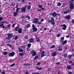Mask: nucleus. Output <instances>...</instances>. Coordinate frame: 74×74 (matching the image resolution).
Returning <instances> with one entry per match:
<instances>
[{"label": "nucleus", "instance_id": "nucleus-1", "mask_svg": "<svg viewBox=\"0 0 74 74\" xmlns=\"http://www.w3.org/2000/svg\"><path fill=\"white\" fill-rule=\"evenodd\" d=\"M51 19V20H49L48 18L47 19L48 23H50L51 24L54 26V25L55 24V22L54 21V18L52 17Z\"/></svg>", "mask_w": 74, "mask_h": 74}, {"label": "nucleus", "instance_id": "nucleus-2", "mask_svg": "<svg viewBox=\"0 0 74 74\" xmlns=\"http://www.w3.org/2000/svg\"><path fill=\"white\" fill-rule=\"evenodd\" d=\"M34 21H33V23H36V24H38V25L41 24V22H39L38 20L39 19L38 18H34L33 19Z\"/></svg>", "mask_w": 74, "mask_h": 74}, {"label": "nucleus", "instance_id": "nucleus-3", "mask_svg": "<svg viewBox=\"0 0 74 74\" xmlns=\"http://www.w3.org/2000/svg\"><path fill=\"white\" fill-rule=\"evenodd\" d=\"M69 8L71 10H73L74 8V3H72V2H69Z\"/></svg>", "mask_w": 74, "mask_h": 74}, {"label": "nucleus", "instance_id": "nucleus-4", "mask_svg": "<svg viewBox=\"0 0 74 74\" xmlns=\"http://www.w3.org/2000/svg\"><path fill=\"white\" fill-rule=\"evenodd\" d=\"M27 8V6H25V7L22 8L21 10V12H25V11H26V10Z\"/></svg>", "mask_w": 74, "mask_h": 74}, {"label": "nucleus", "instance_id": "nucleus-5", "mask_svg": "<svg viewBox=\"0 0 74 74\" xmlns=\"http://www.w3.org/2000/svg\"><path fill=\"white\" fill-rule=\"evenodd\" d=\"M15 53L13 51L11 53H10L8 54V57H13L15 55Z\"/></svg>", "mask_w": 74, "mask_h": 74}, {"label": "nucleus", "instance_id": "nucleus-6", "mask_svg": "<svg viewBox=\"0 0 74 74\" xmlns=\"http://www.w3.org/2000/svg\"><path fill=\"white\" fill-rule=\"evenodd\" d=\"M32 30H33V32H37V29L35 27L34 25L33 24L32 25Z\"/></svg>", "mask_w": 74, "mask_h": 74}, {"label": "nucleus", "instance_id": "nucleus-7", "mask_svg": "<svg viewBox=\"0 0 74 74\" xmlns=\"http://www.w3.org/2000/svg\"><path fill=\"white\" fill-rule=\"evenodd\" d=\"M30 53L32 55V56L33 57L34 56H35V55H36L37 54V53L36 52L34 51H31Z\"/></svg>", "mask_w": 74, "mask_h": 74}, {"label": "nucleus", "instance_id": "nucleus-8", "mask_svg": "<svg viewBox=\"0 0 74 74\" xmlns=\"http://www.w3.org/2000/svg\"><path fill=\"white\" fill-rule=\"evenodd\" d=\"M13 34V33L12 34H8V36L9 37V38H10H10H11L12 37H13V36H14V35H12Z\"/></svg>", "mask_w": 74, "mask_h": 74}, {"label": "nucleus", "instance_id": "nucleus-9", "mask_svg": "<svg viewBox=\"0 0 74 74\" xmlns=\"http://www.w3.org/2000/svg\"><path fill=\"white\" fill-rule=\"evenodd\" d=\"M61 26L62 27V30H65L66 29V27H67V26L65 25V24L61 25Z\"/></svg>", "mask_w": 74, "mask_h": 74}, {"label": "nucleus", "instance_id": "nucleus-10", "mask_svg": "<svg viewBox=\"0 0 74 74\" xmlns=\"http://www.w3.org/2000/svg\"><path fill=\"white\" fill-rule=\"evenodd\" d=\"M45 52H44V51H42L41 53V54H42L41 56V57L42 58L43 57H44V56H45Z\"/></svg>", "mask_w": 74, "mask_h": 74}, {"label": "nucleus", "instance_id": "nucleus-11", "mask_svg": "<svg viewBox=\"0 0 74 74\" xmlns=\"http://www.w3.org/2000/svg\"><path fill=\"white\" fill-rule=\"evenodd\" d=\"M58 50L59 51H62V46L61 45L60 46H58Z\"/></svg>", "mask_w": 74, "mask_h": 74}, {"label": "nucleus", "instance_id": "nucleus-12", "mask_svg": "<svg viewBox=\"0 0 74 74\" xmlns=\"http://www.w3.org/2000/svg\"><path fill=\"white\" fill-rule=\"evenodd\" d=\"M38 5L39 8H40L41 10L42 11H44V10H45V8H43L42 5Z\"/></svg>", "mask_w": 74, "mask_h": 74}, {"label": "nucleus", "instance_id": "nucleus-13", "mask_svg": "<svg viewBox=\"0 0 74 74\" xmlns=\"http://www.w3.org/2000/svg\"><path fill=\"white\" fill-rule=\"evenodd\" d=\"M50 14L51 15H53L54 17H56V12H53V13H50Z\"/></svg>", "mask_w": 74, "mask_h": 74}, {"label": "nucleus", "instance_id": "nucleus-14", "mask_svg": "<svg viewBox=\"0 0 74 74\" xmlns=\"http://www.w3.org/2000/svg\"><path fill=\"white\" fill-rule=\"evenodd\" d=\"M70 17H71V16L69 15H68L66 16L65 18L66 19L69 20V19H70Z\"/></svg>", "mask_w": 74, "mask_h": 74}, {"label": "nucleus", "instance_id": "nucleus-15", "mask_svg": "<svg viewBox=\"0 0 74 74\" xmlns=\"http://www.w3.org/2000/svg\"><path fill=\"white\" fill-rule=\"evenodd\" d=\"M35 68L36 69L38 70H41L42 69V67L40 68L39 67H38V66H36Z\"/></svg>", "mask_w": 74, "mask_h": 74}, {"label": "nucleus", "instance_id": "nucleus-16", "mask_svg": "<svg viewBox=\"0 0 74 74\" xmlns=\"http://www.w3.org/2000/svg\"><path fill=\"white\" fill-rule=\"evenodd\" d=\"M19 55L21 56L22 57H23V55H25V53L24 52L22 53H19Z\"/></svg>", "mask_w": 74, "mask_h": 74}, {"label": "nucleus", "instance_id": "nucleus-17", "mask_svg": "<svg viewBox=\"0 0 74 74\" xmlns=\"http://www.w3.org/2000/svg\"><path fill=\"white\" fill-rule=\"evenodd\" d=\"M7 45L8 46H9L12 49H14V47H12V45H11L10 44H7Z\"/></svg>", "mask_w": 74, "mask_h": 74}, {"label": "nucleus", "instance_id": "nucleus-18", "mask_svg": "<svg viewBox=\"0 0 74 74\" xmlns=\"http://www.w3.org/2000/svg\"><path fill=\"white\" fill-rule=\"evenodd\" d=\"M19 29V27L18 26L16 27L14 29V30L15 31H18Z\"/></svg>", "mask_w": 74, "mask_h": 74}, {"label": "nucleus", "instance_id": "nucleus-19", "mask_svg": "<svg viewBox=\"0 0 74 74\" xmlns=\"http://www.w3.org/2000/svg\"><path fill=\"white\" fill-rule=\"evenodd\" d=\"M13 16H17V14H18V13H17V12H13Z\"/></svg>", "mask_w": 74, "mask_h": 74}, {"label": "nucleus", "instance_id": "nucleus-20", "mask_svg": "<svg viewBox=\"0 0 74 74\" xmlns=\"http://www.w3.org/2000/svg\"><path fill=\"white\" fill-rule=\"evenodd\" d=\"M67 42V41L66 40H65L64 41H62V44L63 45H64V44H66Z\"/></svg>", "mask_w": 74, "mask_h": 74}, {"label": "nucleus", "instance_id": "nucleus-21", "mask_svg": "<svg viewBox=\"0 0 74 74\" xmlns=\"http://www.w3.org/2000/svg\"><path fill=\"white\" fill-rule=\"evenodd\" d=\"M33 42H34V39L32 38L29 39V42L30 43Z\"/></svg>", "mask_w": 74, "mask_h": 74}, {"label": "nucleus", "instance_id": "nucleus-22", "mask_svg": "<svg viewBox=\"0 0 74 74\" xmlns=\"http://www.w3.org/2000/svg\"><path fill=\"white\" fill-rule=\"evenodd\" d=\"M51 55L52 56H55L56 55V52H54L52 53Z\"/></svg>", "mask_w": 74, "mask_h": 74}, {"label": "nucleus", "instance_id": "nucleus-23", "mask_svg": "<svg viewBox=\"0 0 74 74\" xmlns=\"http://www.w3.org/2000/svg\"><path fill=\"white\" fill-rule=\"evenodd\" d=\"M67 68L68 69V70H70V69H71V66L70 65H68L67 66Z\"/></svg>", "mask_w": 74, "mask_h": 74}, {"label": "nucleus", "instance_id": "nucleus-24", "mask_svg": "<svg viewBox=\"0 0 74 74\" xmlns=\"http://www.w3.org/2000/svg\"><path fill=\"white\" fill-rule=\"evenodd\" d=\"M22 32V29L20 28L19 29L18 31V33H19V34H20V33H21Z\"/></svg>", "mask_w": 74, "mask_h": 74}, {"label": "nucleus", "instance_id": "nucleus-25", "mask_svg": "<svg viewBox=\"0 0 74 74\" xmlns=\"http://www.w3.org/2000/svg\"><path fill=\"white\" fill-rule=\"evenodd\" d=\"M26 27L27 28H29V27H30V25L28 24L26 25Z\"/></svg>", "mask_w": 74, "mask_h": 74}, {"label": "nucleus", "instance_id": "nucleus-26", "mask_svg": "<svg viewBox=\"0 0 74 74\" xmlns=\"http://www.w3.org/2000/svg\"><path fill=\"white\" fill-rule=\"evenodd\" d=\"M18 38H19V37L18 36H16L14 38V40H16L18 39Z\"/></svg>", "mask_w": 74, "mask_h": 74}, {"label": "nucleus", "instance_id": "nucleus-27", "mask_svg": "<svg viewBox=\"0 0 74 74\" xmlns=\"http://www.w3.org/2000/svg\"><path fill=\"white\" fill-rule=\"evenodd\" d=\"M7 54H8V52H7V51H5L3 53V54L4 55H7Z\"/></svg>", "mask_w": 74, "mask_h": 74}, {"label": "nucleus", "instance_id": "nucleus-28", "mask_svg": "<svg viewBox=\"0 0 74 74\" xmlns=\"http://www.w3.org/2000/svg\"><path fill=\"white\" fill-rule=\"evenodd\" d=\"M66 12H67V13L68 14H69V12H71V10L70 9H69V10H67Z\"/></svg>", "mask_w": 74, "mask_h": 74}, {"label": "nucleus", "instance_id": "nucleus-29", "mask_svg": "<svg viewBox=\"0 0 74 74\" xmlns=\"http://www.w3.org/2000/svg\"><path fill=\"white\" fill-rule=\"evenodd\" d=\"M19 51L20 52H23V50H22V49H21V48H18Z\"/></svg>", "mask_w": 74, "mask_h": 74}, {"label": "nucleus", "instance_id": "nucleus-30", "mask_svg": "<svg viewBox=\"0 0 74 74\" xmlns=\"http://www.w3.org/2000/svg\"><path fill=\"white\" fill-rule=\"evenodd\" d=\"M24 38L25 40L28 39V36H27V35H25L24 36Z\"/></svg>", "mask_w": 74, "mask_h": 74}, {"label": "nucleus", "instance_id": "nucleus-31", "mask_svg": "<svg viewBox=\"0 0 74 74\" xmlns=\"http://www.w3.org/2000/svg\"><path fill=\"white\" fill-rule=\"evenodd\" d=\"M31 45H32V44L31 43L29 44L27 46H28V48H30V47H31Z\"/></svg>", "mask_w": 74, "mask_h": 74}, {"label": "nucleus", "instance_id": "nucleus-32", "mask_svg": "<svg viewBox=\"0 0 74 74\" xmlns=\"http://www.w3.org/2000/svg\"><path fill=\"white\" fill-rule=\"evenodd\" d=\"M58 6H60L62 5V3H57Z\"/></svg>", "mask_w": 74, "mask_h": 74}, {"label": "nucleus", "instance_id": "nucleus-33", "mask_svg": "<svg viewBox=\"0 0 74 74\" xmlns=\"http://www.w3.org/2000/svg\"><path fill=\"white\" fill-rule=\"evenodd\" d=\"M56 46H55V45H53L50 47V48L51 49L52 48H55V47Z\"/></svg>", "mask_w": 74, "mask_h": 74}, {"label": "nucleus", "instance_id": "nucleus-34", "mask_svg": "<svg viewBox=\"0 0 74 74\" xmlns=\"http://www.w3.org/2000/svg\"><path fill=\"white\" fill-rule=\"evenodd\" d=\"M26 18H28V19H30V16H26Z\"/></svg>", "mask_w": 74, "mask_h": 74}, {"label": "nucleus", "instance_id": "nucleus-35", "mask_svg": "<svg viewBox=\"0 0 74 74\" xmlns=\"http://www.w3.org/2000/svg\"><path fill=\"white\" fill-rule=\"evenodd\" d=\"M73 61L71 60H70L69 61V64H72V63H73Z\"/></svg>", "mask_w": 74, "mask_h": 74}, {"label": "nucleus", "instance_id": "nucleus-36", "mask_svg": "<svg viewBox=\"0 0 74 74\" xmlns=\"http://www.w3.org/2000/svg\"><path fill=\"white\" fill-rule=\"evenodd\" d=\"M31 8V6L30 5H29L27 7V8L28 10H30Z\"/></svg>", "mask_w": 74, "mask_h": 74}, {"label": "nucleus", "instance_id": "nucleus-37", "mask_svg": "<svg viewBox=\"0 0 74 74\" xmlns=\"http://www.w3.org/2000/svg\"><path fill=\"white\" fill-rule=\"evenodd\" d=\"M10 27H11V25H8L7 27V28L8 29H9V28H10Z\"/></svg>", "mask_w": 74, "mask_h": 74}, {"label": "nucleus", "instance_id": "nucleus-38", "mask_svg": "<svg viewBox=\"0 0 74 74\" xmlns=\"http://www.w3.org/2000/svg\"><path fill=\"white\" fill-rule=\"evenodd\" d=\"M64 56L65 58H66V57H67V54L66 53L64 54Z\"/></svg>", "mask_w": 74, "mask_h": 74}, {"label": "nucleus", "instance_id": "nucleus-39", "mask_svg": "<svg viewBox=\"0 0 74 74\" xmlns=\"http://www.w3.org/2000/svg\"><path fill=\"white\" fill-rule=\"evenodd\" d=\"M38 56H36L34 58V60H36L37 58H38Z\"/></svg>", "mask_w": 74, "mask_h": 74}, {"label": "nucleus", "instance_id": "nucleus-40", "mask_svg": "<svg viewBox=\"0 0 74 74\" xmlns=\"http://www.w3.org/2000/svg\"><path fill=\"white\" fill-rule=\"evenodd\" d=\"M18 12H19V10L18 9V8H16V12L18 13Z\"/></svg>", "mask_w": 74, "mask_h": 74}, {"label": "nucleus", "instance_id": "nucleus-41", "mask_svg": "<svg viewBox=\"0 0 74 74\" xmlns=\"http://www.w3.org/2000/svg\"><path fill=\"white\" fill-rule=\"evenodd\" d=\"M72 56V55H69L68 56V57H69V58L70 59V58H71Z\"/></svg>", "mask_w": 74, "mask_h": 74}, {"label": "nucleus", "instance_id": "nucleus-42", "mask_svg": "<svg viewBox=\"0 0 74 74\" xmlns=\"http://www.w3.org/2000/svg\"><path fill=\"white\" fill-rule=\"evenodd\" d=\"M36 41L37 42H40V38H38V39Z\"/></svg>", "mask_w": 74, "mask_h": 74}, {"label": "nucleus", "instance_id": "nucleus-43", "mask_svg": "<svg viewBox=\"0 0 74 74\" xmlns=\"http://www.w3.org/2000/svg\"><path fill=\"white\" fill-rule=\"evenodd\" d=\"M61 41H63V40H64V37H61Z\"/></svg>", "mask_w": 74, "mask_h": 74}, {"label": "nucleus", "instance_id": "nucleus-44", "mask_svg": "<svg viewBox=\"0 0 74 74\" xmlns=\"http://www.w3.org/2000/svg\"><path fill=\"white\" fill-rule=\"evenodd\" d=\"M14 66H15V64L13 63L12 64V65H11L10 66L11 67H12Z\"/></svg>", "mask_w": 74, "mask_h": 74}, {"label": "nucleus", "instance_id": "nucleus-45", "mask_svg": "<svg viewBox=\"0 0 74 74\" xmlns=\"http://www.w3.org/2000/svg\"><path fill=\"white\" fill-rule=\"evenodd\" d=\"M3 20V17H1V16H0V21H1Z\"/></svg>", "mask_w": 74, "mask_h": 74}, {"label": "nucleus", "instance_id": "nucleus-46", "mask_svg": "<svg viewBox=\"0 0 74 74\" xmlns=\"http://www.w3.org/2000/svg\"><path fill=\"white\" fill-rule=\"evenodd\" d=\"M64 14H68L67 11H64Z\"/></svg>", "mask_w": 74, "mask_h": 74}, {"label": "nucleus", "instance_id": "nucleus-47", "mask_svg": "<svg viewBox=\"0 0 74 74\" xmlns=\"http://www.w3.org/2000/svg\"><path fill=\"white\" fill-rule=\"evenodd\" d=\"M66 38H69L70 37V35L69 34L68 36H66Z\"/></svg>", "mask_w": 74, "mask_h": 74}, {"label": "nucleus", "instance_id": "nucleus-48", "mask_svg": "<svg viewBox=\"0 0 74 74\" xmlns=\"http://www.w3.org/2000/svg\"><path fill=\"white\" fill-rule=\"evenodd\" d=\"M40 64H41V63L38 62L37 64H36V66H37V65H40Z\"/></svg>", "mask_w": 74, "mask_h": 74}, {"label": "nucleus", "instance_id": "nucleus-49", "mask_svg": "<svg viewBox=\"0 0 74 74\" xmlns=\"http://www.w3.org/2000/svg\"><path fill=\"white\" fill-rule=\"evenodd\" d=\"M71 22L73 23V24H74V20L73 19L71 21Z\"/></svg>", "mask_w": 74, "mask_h": 74}, {"label": "nucleus", "instance_id": "nucleus-50", "mask_svg": "<svg viewBox=\"0 0 74 74\" xmlns=\"http://www.w3.org/2000/svg\"><path fill=\"white\" fill-rule=\"evenodd\" d=\"M36 40H37L39 37L38 36H36Z\"/></svg>", "mask_w": 74, "mask_h": 74}, {"label": "nucleus", "instance_id": "nucleus-51", "mask_svg": "<svg viewBox=\"0 0 74 74\" xmlns=\"http://www.w3.org/2000/svg\"><path fill=\"white\" fill-rule=\"evenodd\" d=\"M71 66H72V67H73V66H74V63H73L72 64Z\"/></svg>", "mask_w": 74, "mask_h": 74}, {"label": "nucleus", "instance_id": "nucleus-52", "mask_svg": "<svg viewBox=\"0 0 74 74\" xmlns=\"http://www.w3.org/2000/svg\"><path fill=\"white\" fill-rule=\"evenodd\" d=\"M15 25H16V24H13L12 26V27H14V26H15Z\"/></svg>", "mask_w": 74, "mask_h": 74}, {"label": "nucleus", "instance_id": "nucleus-53", "mask_svg": "<svg viewBox=\"0 0 74 74\" xmlns=\"http://www.w3.org/2000/svg\"><path fill=\"white\" fill-rule=\"evenodd\" d=\"M25 74H30L29 73H28V72H25Z\"/></svg>", "mask_w": 74, "mask_h": 74}, {"label": "nucleus", "instance_id": "nucleus-54", "mask_svg": "<svg viewBox=\"0 0 74 74\" xmlns=\"http://www.w3.org/2000/svg\"><path fill=\"white\" fill-rule=\"evenodd\" d=\"M18 7H19V5H16V8H18Z\"/></svg>", "mask_w": 74, "mask_h": 74}, {"label": "nucleus", "instance_id": "nucleus-55", "mask_svg": "<svg viewBox=\"0 0 74 74\" xmlns=\"http://www.w3.org/2000/svg\"><path fill=\"white\" fill-rule=\"evenodd\" d=\"M59 64H60V62H59L56 63V64L57 65H59Z\"/></svg>", "mask_w": 74, "mask_h": 74}, {"label": "nucleus", "instance_id": "nucleus-56", "mask_svg": "<svg viewBox=\"0 0 74 74\" xmlns=\"http://www.w3.org/2000/svg\"><path fill=\"white\" fill-rule=\"evenodd\" d=\"M2 74H5V72H4V71H3L2 72Z\"/></svg>", "mask_w": 74, "mask_h": 74}, {"label": "nucleus", "instance_id": "nucleus-57", "mask_svg": "<svg viewBox=\"0 0 74 74\" xmlns=\"http://www.w3.org/2000/svg\"><path fill=\"white\" fill-rule=\"evenodd\" d=\"M67 49V47H66L64 48V49L65 50H66Z\"/></svg>", "mask_w": 74, "mask_h": 74}, {"label": "nucleus", "instance_id": "nucleus-58", "mask_svg": "<svg viewBox=\"0 0 74 74\" xmlns=\"http://www.w3.org/2000/svg\"><path fill=\"white\" fill-rule=\"evenodd\" d=\"M56 15H58V16H60V14H56Z\"/></svg>", "mask_w": 74, "mask_h": 74}, {"label": "nucleus", "instance_id": "nucleus-59", "mask_svg": "<svg viewBox=\"0 0 74 74\" xmlns=\"http://www.w3.org/2000/svg\"><path fill=\"white\" fill-rule=\"evenodd\" d=\"M74 1V0H71V1H69V2H72V3H73V2Z\"/></svg>", "mask_w": 74, "mask_h": 74}, {"label": "nucleus", "instance_id": "nucleus-60", "mask_svg": "<svg viewBox=\"0 0 74 74\" xmlns=\"http://www.w3.org/2000/svg\"><path fill=\"white\" fill-rule=\"evenodd\" d=\"M60 34H58L57 35V36L58 37H59V36H60Z\"/></svg>", "mask_w": 74, "mask_h": 74}, {"label": "nucleus", "instance_id": "nucleus-61", "mask_svg": "<svg viewBox=\"0 0 74 74\" xmlns=\"http://www.w3.org/2000/svg\"><path fill=\"white\" fill-rule=\"evenodd\" d=\"M72 73V72L71 71H70L69 72V73H68V74H71Z\"/></svg>", "mask_w": 74, "mask_h": 74}, {"label": "nucleus", "instance_id": "nucleus-62", "mask_svg": "<svg viewBox=\"0 0 74 74\" xmlns=\"http://www.w3.org/2000/svg\"><path fill=\"white\" fill-rule=\"evenodd\" d=\"M29 65H30V64H29V63L27 64V66H29Z\"/></svg>", "mask_w": 74, "mask_h": 74}, {"label": "nucleus", "instance_id": "nucleus-63", "mask_svg": "<svg viewBox=\"0 0 74 74\" xmlns=\"http://www.w3.org/2000/svg\"><path fill=\"white\" fill-rule=\"evenodd\" d=\"M44 21V19H42L41 20V22H43V21Z\"/></svg>", "mask_w": 74, "mask_h": 74}, {"label": "nucleus", "instance_id": "nucleus-64", "mask_svg": "<svg viewBox=\"0 0 74 74\" xmlns=\"http://www.w3.org/2000/svg\"><path fill=\"white\" fill-rule=\"evenodd\" d=\"M34 74H39V73H34Z\"/></svg>", "mask_w": 74, "mask_h": 74}]
</instances>
